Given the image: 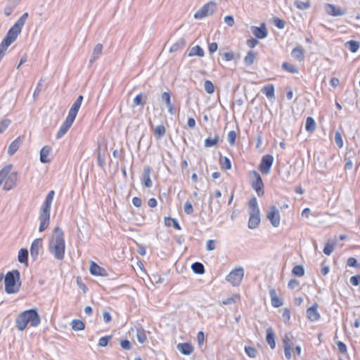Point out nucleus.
Instances as JSON below:
<instances>
[{
	"label": "nucleus",
	"mask_w": 360,
	"mask_h": 360,
	"mask_svg": "<svg viewBox=\"0 0 360 360\" xmlns=\"http://www.w3.org/2000/svg\"><path fill=\"white\" fill-rule=\"evenodd\" d=\"M65 243L63 231L57 226L54 229L53 235L49 240V250L56 259L62 260L65 256Z\"/></svg>",
	"instance_id": "obj_1"
},
{
	"label": "nucleus",
	"mask_w": 360,
	"mask_h": 360,
	"mask_svg": "<svg viewBox=\"0 0 360 360\" xmlns=\"http://www.w3.org/2000/svg\"><path fill=\"white\" fill-rule=\"evenodd\" d=\"M41 318L37 309H30L20 313L16 318L15 326L20 330H24L27 324L30 323L32 327H37L40 324Z\"/></svg>",
	"instance_id": "obj_2"
},
{
	"label": "nucleus",
	"mask_w": 360,
	"mask_h": 360,
	"mask_svg": "<svg viewBox=\"0 0 360 360\" xmlns=\"http://www.w3.org/2000/svg\"><path fill=\"white\" fill-rule=\"evenodd\" d=\"M55 192L54 191H50L43 202L40 211H39V231L43 232L45 231L50 223V214H51V204L54 198Z\"/></svg>",
	"instance_id": "obj_3"
},
{
	"label": "nucleus",
	"mask_w": 360,
	"mask_h": 360,
	"mask_svg": "<svg viewBox=\"0 0 360 360\" xmlns=\"http://www.w3.org/2000/svg\"><path fill=\"white\" fill-rule=\"evenodd\" d=\"M4 283L5 291L8 294L18 292L21 285L20 271L18 270L8 271L5 276Z\"/></svg>",
	"instance_id": "obj_4"
},
{
	"label": "nucleus",
	"mask_w": 360,
	"mask_h": 360,
	"mask_svg": "<svg viewBox=\"0 0 360 360\" xmlns=\"http://www.w3.org/2000/svg\"><path fill=\"white\" fill-rule=\"evenodd\" d=\"M27 18L28 13H23L8 31L6 37H4V39L10 44L14 42L16 40L18 36L21 33L22 27Z\"/></svg>",
	"instance_id": "obj_5"
},
{
	"label": "nucleus",
	"mask_w": 360,
	"mask_h": 360,
	"mask_svg": "<svg viewBox=\"0 0 360 360\" xmlns=\"http://www.w3.org/2000/svg\"><path fill=\"white\" fill-rule=\"evenodd\" d=\"M251 187L256 191L258 196L261 197L264 194V183L260 174L255 170L250 172Z\"/></svg>",
	"instance_id": "obj_6"
},
{
	"label": "nucleus",
	"mask_w": 360,
	"mask_h": 360,
	"mask_svg": "<svg viewBox=\"0 0 360 360\" xmlns=\"http://www.w3.org/2000/svg\"><path fill=\"white\" fill-rule=\"evenodd\" d=\"M244 276V269L243 267H238L232 270L227 276L226 281L231 283L233 286H238L240 284Z\"/></svg>",
	"instance_id": "obj_7"
},
{
	"label": "nucleus",
	"mask_w": 360,
	"mask_h": 360,
	"mask_svg": "<svg viewBox=\"0 0 360 360\" xmlns=\"http://www.w3.org/2000/svg\"><path fill=\"white\" fill-rule=\"evenodd\" d=\"M217 5L214 1H210L205 4L201 8H200L195 14V19H202L212 15L216 10Z\"/></svg>",
	"instance_id": "obj_8"
},
{
	"label": "nucleus",
	"mask_w": 360,
	"mask_h": 360,
	"mask_svg": "<svg viewBox=\"0 0 360 360\" xmlns=\"http://www.w3.org/2000/svg\"><path fill=\"white\" fill-rule=\"evenodd\" d=\"M274 162V157L270 154L262 156L261 162L259 165V170L262 174L267 175L271 172V168Z\"/></svg>",
	"instance_id": "obj_9"
},
{
	"label": "nucleus",
	"mask_w": 360,
	"mask_h": 360,
	"mask_svg": "<svg viewBox=\"0 0 360 360\" xmlns=\"http://www.w3.org/2000/svg\"><path fill=\"white\" fill-rule=\"evenodd\" d=\"M266 217L273 226L278 227L279 226L281 216L279 210L276 206L273 205L269 207Z\"/></svg>",
	"instance_id": "obj_10"
},
{
	"label": "nucleus",
	"mask_w": 360,
	"mask_h": 360,
	"mask_svg": "<svg viewBox=\"0 0 360 360\" xmlns=\"http://www.w3.org/2000/svg\"><path fill=\"white\" fill-rule=\"evenodd\" d=\"M43 240L41 238H36L33 240L30 247V255L33 260H37L41 251L43 250Z\"/></svg>",
	"instance_id": "obj_11"
},
{
	"label": "nucleus",
	"mask_w": 360,
	"mask_h": 360,
	"mask_svg": "<svg viewBox=\"0 0 360 360\" xmlns=\"http://www.w3.org/2000/svg\"><path fill=\"white\" fill-rule=\"evenodd\" d=\"M160 98H161L162 102L165 103L168 112L171 115H175L176 109L174 108V103H172V101H171L170 91H165V92L162 93Z\"/></svg>",
	"instance_id": "obj_12"
},
{
	"label": "nucleus",
	"mask_w": 360,
	"mask_h": 360,
	"mask_svg": "<svg viewBox=\"0 0 360 360\" xmlns=\"http://www.w3.org/2000/svg\"><path fill=\"white\" fill-rule=\"evenodd\" d=\"M83 99V96L80 95L77 97L76 101L73 103L72 105L71 106L67 117L74 120H75L77 112L81 107Z\"/></svg>",
	"instance_id": "obj_13"
},
{
	"label": "nucleus",
	"mask_w": 360,
	"mask_h": 360,
	"mask_svg": "<svg viewBox=\"0 0 360 360\" xmlns=\"http://www.w3.org/2000/svg\"><path fill=\"white\" fill-rule=\"evenodd\" d=\"M6 178L3 188L5 191H9L15 186L18 180V174L16 172H10Z\"/></svg>",
	"instance_id": "obj_14"
},
{
	"label": "nucleus",
	"mask_w": 360,
	"mask_h": 360,
	"mask_svg": "<svg viewBox=\"0 0 360 360\" xmlns=\"http://www.w3.org/2000/svg\"><path fill=\"white\" fill-rule=\"evenodd\" d=\"M74 120L67 117L65 122L62 124L60 126L59 130L58 131L56 134V139H60L62 138L68 131V129L72 126V123L74 122Z\"/></svg>",
	"instance_id": "obj_15"
},
{
	"label": "nucleus",
	"mask_w": 360,
	"mask_h": 360,
	"mask_svg": "<svg viewBox=\"0 0 360 360\" xmlns=\"http://www.w3.org/2000/svg\"><path fill=\"white\" fill-rule=\"evenodd\" d=\"M260 223V212L250 211V218L248 220V228L250 229H256Z\"/></svg>",
	"instance_id": "obj_16"
},
{
	"label": "nucleus",
	"mask_w": 360,
	"mask_h": 360,
	"mask_svg": "<svg viewBox=\"0 0 360 360\" xmlns=\"http://www.w3.org/2000/svg\"><path fill=\"white\" fill-rule=\"evenodd\" d=\"M326 11L328 15L332 16H341L347 13L346 9H341L338 6L329 4H326Z\"/></svg>",
	"instance_id": "obj_17"
},
{
	"label": "nucleus",
	"mask_w": 360,
	"mask_h": 360,
	"mask_svg": "<svg viewBox=\"0 0 360 360\" xmlns=\"http://www.w3.org/2000/svg\"><path fill=\"white\" fill-rule=\"evenodd\" d=\"M24 139V136H20L10 144L8 148V154L9 155H13L15 154V153L18 150L20 145L23 142Z\"/></svg>",
	"instance_id": "obj_18"
},
{
	"label": "nucleus",
	"mask_w": 360,
	"mask_h": 360,
	"mask_svg": "<svg viewBox=\"0 0 360 360\" xmlns=\"http://www.w3.org/2000/svg\"><path fill=\"white\" fill-rule=\"evenodd\" d=\"M252 32L258 39H264L268 35V31L264 23H262L259 27H252Z\"/></svg>",
	"instance_id": "obj_19"
},
{
	"label": "nucleus",
	"mask_w": 360,
	"mask_h": 360,
	"mask_svg": "<svg viewBox=\"0 0 360 360\" xmlns=\"http://www.w3.org/2000/svg\"><path fill=\"white\" fill-rule=\"evenodd\" d=\"M317 309L318 304L315 303L307 309V316L311 321H316L320 319V314Z\"/></svg>",
	"instance_id": "obj_20"
},
{
	"label": "nucleus",
	"mask_w": 360,
	"mask_h": 360,
	"mask_svg": "<svg viewBox=\"0 0 360 360\" xmlns=\"http://www.w3.org/2000/svg\"><path fill=\"white\" fill-rule=\"evenodd\" d=\"M269 295L271 297V305L275 308H278L283 304V300L279 297L274 288H271L269 290Z\"/></svg>",
	"instance_id": "obj_21"
},
{
	"label": "nucleus",
	"mask_w": 360,
	"mask_h": 360,
	"mask_svg": "<svg viewBox=\"0 0 360 360\" xmlns=\"http://www.w3.org/2000/svg\"><path fill=\"white\" fill-rule=\"evenodd\" d=\"M89 271L91 275L104 276L106 275L105 269L98 266L96 263L91 261Z\"/></svg>",
	"instance_id": "obj_22"
},
{
	"label": "nucleus",
	"mask_w": 360,
	"mask_h": 360,
	"mask_svg": "<svg viewBox=\"0 0 360 360\" xmlns=\"http://www.w3.org/2000/svg\"><path fill=\"white\" fill-rule=\"evenodd\" d=\"M177 349L184 355H190L193 352V347L188 342L179 343L176 346Z\"/></svg>",
	"instance_id": "obj_23"
},
{
	"label": "nucleus",
	"mask_w": 360,
	"mask_h": 360,
	"mask_svg": "<svg viewBox=\"0 0 360 360\" xmlns=\"http://www.w3.org/2000/svg\"><path fill=\"white\" fill-rule=\"evenodd\" d=\"M151 167L148 166L144 167L143 173V184L146 188H150L153 186L152 181L150 179V175L151 173Z\"/></svg>",
	"instance_id": "obj_24"
},
{
	"label": "nucleus",
	"mask_w": 360,
	"mask_h": 360,
	"mask_svg": "<svg viewBox=\"0 0 360 360\" xmlns=\"http://www.w3.org/2000/svg\"><path fill=\"white\" fill-rule=\"evenodd\" d=\"M51 151V148L49 146H45L41 149L39 160L41 163H48L51 162V159L48 158Z\"/></svg>",
	"instance_id": "obj_25"
},
{
	"label": "nucleus",
	"mask_w": 360,
	"mask_h": 360,
	"mask_svg": "<svg viewBox=\"0 0 360 360\" xmlns=\"http://www.w3.org/2000/svg\"><path fill=\"white\" fill-rule=\"evenodd\" d=\"M275 339L276 335L275 333H274L273 329L271 328H268L266 329V340L272 349H274L276 347Z\"/></svg>",
	"instance_id": "obj_26"
},
{
	"label": "nucleus",
	"mask_w": 360,
	"mask_h": 360,
	"mask_svg": "<svg viewBox=\"0 0 360 360\" xmlns=\"http://www.w3.org/2000/svg\"><path fill=\"white\" fill-rule=\"evenodd\" d=\"M292 57L299 62H302L304 59L303 49L297 46L295 47L291 52Z\"/></svg>",
	"instance_id": "obj_27"
},
{
	"label": "nucleus",
	"mask_w": 360,
	"mask_h": 360,
	"mask_svg": "<svg viewBox=\"0 0 360 360\" xmlns=\"http://www.w3.org/2000/svg\"><path fill=\"white\" fill-rule=\"evenodd\" d=\"M262 92L265 94L268 99L271 100L274 98V86L272 84H268L262 87Z\"/></svg>",
	"instance_id": "obj_28"
},
{
	"label": "nucleus",
	"mask_w": 360,
	"mask_h": 360,
	"mask_svg": "<svg viewBox=\"0 0 360 360\" xmlns=\"http://www.w3.org/2000/svg\"><path fill=\"white\" fill-rule=\"evenodd\" d=\"M102 51L103 45L101 44H96L94 49L92 57L89 60L91 64L94 63L101 56Z\"/></svg>",
	"instance_id": "obj_29"
},
{
	"label": "nucleus",
	"mask_w": 360,
	"mask_h": 360,
	"mask_svg": "<svg viewBox=\"0 0 360 360\" xmlns=\"http://www.w3.org/2000/svg\"><path fill=\"white\" fill-rule=\"evenodd\" d=\"M186 46V41L184 38L178 39L169 49L171 53L176 52L179 50L184 49Z\"/></svg>",
	"instance_id": "obj_30"
},
{
	"label": "nucleus",
	"mask_w": 360,
	"mask_h": 360,
	"mask_svg": "<svg viewBox=\"0 0 360 360\" xmlns=\"http://www.w3.org/2000/svg\"><path fill=\"white\" fill-rule=\"evenodd\" d=\"M136 338H137L138 342L141 344H143L146 341L147 337H146V331L143 328H141V327L136 328Z\"/></svg>",
	"instance_id": "obj_31"
},
{
	"label": "nucleus",
	"mask_w": 360,
	"mask_h": 360,
	"mask_svg": "<svg viewBox=\"0 0 360 360\" xmlns=\"http://www.w3.org/2000/svg\"><path fill=\"white\" fill-rule=\"evenodd\" d=\"M256 58V53L250 50L248 52L247 55L244 58V63L247 66H250L253 64L255 59Z\"/></svg>",
	"instance_id": "obj_32"
},
{
	"label": "nucleus",
	"mask_w": 360,
	"mask_h": 360,
	"mask_svg": "<svg viewBox=\"0 0 360 360\" xmlns=\"http://www.w3.org/2000/svg\"><path fill=\"white\" fill-rule=\"evenodd\" d=\"M197 56L199 57L204 56V51L203 49L198 45L192 47L189 51L188 56Z\"/></svg>",
	"instance_id": "obj_33"
},
{
	"label": "nucleus",
	"mask_w": 360,
	"mask_h": 360,
	"mask_svg": "<svg viewBox=\"0 0 360 360\" xmlns=\"http://www.w3.org/2000/svg\"><path fill=\"white\" fill-rule=\"evenodd\" d=\"M191 269H192L193 271L196 274L201 275V274H203L205 272L204 265L202 263L198 262H194L191 265Z\"/></svg>",
	"instance_id": "obj_34"
},
{
	"label": "nucleus",
	"mask_w": 360,
	"mask_h": 360,
	"mask_svg": "<svg viewBox=\"0 0 360 360\" xmlns=\"http://www.w3.org/2000/svg\"><path fill=\"white\" fill-rule=\"evenodd\" d=\"M165 225L167 226H172L176 230H181V227L179 225L178 221L176 219L172 217H165Z\"/></svg>",
	"instance_id": "obj_35"
},
{
	"label": "nucleus",
	"mask_w": 360,
	"mask_h": 360,
	"mask_svg": "<svg viewBox=\"0 0 360 360\" xmlns=\"http://www.w3.org/2000/svg\"><path fill=\"white\" fill-rule=\"evenodd\" d=\"M316 129V122L313 117H308L306 120L305 129L309 132H312Z\"/></svg>",
	"instance_id": "obj_36"
},
{
	"label": "nucleus",
	"mask_w": 360,
	"mask_h": 360,
	"mask_svg": "<svg viewBox=\"0 0 360 360\" xmlns=\"http://www.w3.org/2000/svg\"><path fill=\"white\" fill-rule=\"evenodd\" d=\"M18 259L19 262L25 263L28 259V250L25 248H22L18 252Z\"/></svg>",
	"instance_id": "obj_37"
},
{
	"label": "nucleus",
	"mask_w": 360,
	"mask_h": 360,
	"mask_svg": "<svg viewBox=\"0 0 360 360\" xmlns=\"http://www.w3.org/2000/svg\"><path fill=\"white\" fill-rule=\"evenodd\" d=\"M85 328L84 322L79 319H73L72 321V328L74 330H82Z\"/></svg>",
	"instance_id": "obj_38"
},
{
	"label": "nucleus",
	"mask_w": 360,
	"mask_h": 360,
	"mask_svg": "<svg viewBox=\"0 0 360 360\" xmlns=\"http://www.w3.org/2000/svg\"><path fill=\"white\" fill-rule=\"evenodd\" d=\"M219 139V137L218 134H215L214 138L207 137L205 140V147L208 148L215 146L218 143Z\"/></svg>",
	"instance_id": "obj_39"
},
{
	"label": "nucleus",
	"mask_w": 360,
	"mask_h": 360,
	"mask_svg": "<svg viewBox=\"0 0 360 360\" xmlns=\"http://www.w3.org/2000/svg\"><path fill=\"white\" fill-rule=\"evenodd\" d=\"M282 68L284 70H285L288 72L292 73V74H297L299 72L298 69L295 65L290 64L287 62L283 63Z\"/></svg>",
	"instance_id": "obj_40"
},
{
	"label": "nucleus",
	"mask_w": 360,
	"mask_h": 360,
	"mask_svg": "<svg viewBox=\"0 0 360 360\" xmlns=\"http://www.w3.org/2000/svg\"><path fill=\"white\" fill-rule=\"evenodd\" d=\"M219 163L222 169H231V160L226 157L221 156L219 158Z\"/></svg>",
	"instance_id": "obj_41"
},
{
	"label": "nucleus",
	"mask_w": 360,
	"mask_h": 360,
	"mask_svg": "<svg viewBox=\"0 0 360 360\" xmlns=\"http://www.w3.org/2000/svg\"><path fill=\"white\" fill-rule=\"evenodd\" d=\"M12 169V165H8L0 171V185Z\"/></svg>",
	"instance_id": "obj_42"
},
{
	"label": "nucleus",
	"mask_w": 360,
	"mask_h": 360,
	"mask_svg": "<svg viewBox=\"0 0 360 360\" xmlns=\"http://www.w3.org/2000/svg\"><path fill=\"white\" fill-rule=\"evenodd\" d=\"M335 249V243L333 242V241H328L324 248H323V253L326 255H330L332 252Z\"/></svg>",
	"instance_id": "obj_43"
},
{
	"label": "nucleus",
	"mask_w": 360,
	"mask_h": 360,
	"mask_svg": "<svg viewBox=\"0 0 360 360\" xmlns=\"http://www.w3.org/2000/svg\"><path fill=\"white\" fill-rule=\"evenodd\" d=\"M292 338V335L291 333H287L285 335L283 339L284 349H285V346H288L290 349H292L293 342L291 340Z\"/></svg>",
	"instance_id": "obj_44"
},
{
	"label": "nucleus",
	"mask_w": 360,
	"mask_h": 360,
	"mask_svg": "<svg viewBox=\"0 0 360 360\" xmlns=\"http://www.w3.org/2000/svg\"><path fill=\"white\" fill-rule=\"evenodd\" d=\"M294 276L301 277L304 274V268L302 265H296L292 269Z\"/></svg>",
	"instance_id": "obj_45"
},
{
	"label": "nucleus",
	"mask_w": 360,
	"mask_h": 360,
	"mask_svg": "<svg viewBox=\"0 0 360 360\" xmlns=\"http://www.w3.org/2000/svg\"><path fill=\"white\" fill-rule=\"evenodd\" d=\"M165 127L162 124L158 125L154 129V134L158 139H160L165 134Z\"/></svg>",
	"instance_id": "obj_46"
},
{
	"label": "nucleus",
	"mask_w": 360,
	"mask_h": 360,
	"mask_svg": "<svg viewBox=\"0 0 360 360\" xmlns=\"http://www.w3.org/2000/svg\"><path fill=\"white\" fill-rule=\"evenodd\" d=\"M248 205H249L250 211L260 212L259 207H258L257 200L255 197H252L249 200Z\"/></svg>",
	"instance_id": "obj_47"
},
{
	"label": "nucleus",
	"mask_w": 360,
	"mask_h": 360,
	"mask_svg": "<svg viewBox=\"0 0 360 360\" xmlns=\"http://www.w3.org/2000/svg\"><path fill=\"white\" fill-rule=\"evenodd\" d=\"M245 352L246 354L250 358H255L257 355V351L256 349L250 346H245Z\"/></svg>",
	"instance_id": "obj_48"
},
{
	"label": "nucleus",
	"mask_w": 360,
	"mask_h": 360,
	"mask_svg": "<svg viewBox=\"0 0 360 360\" xmlns=\"http://www.w3.org/2000/svg\"><path fill=\"white\" fill-rule=\"evenodd\" d=\"M295 5L300 10H306L310 7V2L297 0L295 1Z\"/></svg>",
	"instance_id": "obj_49"
},
{
	"label": "nucleus",
	"mask_w": 360,
	"mask_h": 360,
	"mask_svg": "<svg viewBox=\"0 0 360 360\" xmlns=\"http://www.w3.org/2000/svg\"><path fill=\"white\" fill-rule=\"evenodd\" d=\"M204 89L205 91L209 94H211L214 91V86L213 83L210 80L205 81Z\"/></svg>",
	"instance_id": "obj_50"
},
{
	"label": "nucleus",
	"mask_w": 360,
	"mask_h": 360,
	"mask_svg": "<svg viewBox=\"0 0 360 360\" xmlns=\"http://www.w3.org/2000/svg\"><path fill=\"white\" fill-rule=\"evenodd\" d=\"M347 44H348L349 49L352 53L356 52L359 48V42H357L356 41L350 40V41H347Z\"/></svg>",
	"instance_id": "obj_51"
},
{
	"label": "nucleus",
	"mask_w": 360,
	"mask_h": 360,
	"mask_svg": "<svg viewBox=\"0 0 360 360\" xmlns=\"http://www.w3.org/2000/svg\"><path fill=\"white\" fill-rule=\"evenodd\" d=\"M9 42H8L4 39L0 44V56L4 57L6 53V51L7 50L8 47L11 45Z\"/></svg>",
	"instance_id": "obj_52"
},
{
	"label": "nucleus",
	"mask_w": 360,
	"mask_h": 360,
	"mask_svg": "<svg viewBox=\"0 0 360 360\" xmlns=\"http://www.w3.org/2000/svg\"><path fill=\"white\" fill-rule=\"evenodd\" d=\"M272 21H273L274 25L279 29L284 28V27L285 25V22L283 20H282L278 17L273 18Z\"/></svg>",
	"instance_id": "obj_53"
},
{
	"label": "nucleus",
	"mask_w": 360,
	"mask_h": 360,
	"mask_svg": "<svg viewBox=\"0 0 360 360\" xmlns=\"http://www.w3.org/2000/svg\"><path fill=\"white\" fill-rule=\"evenodd\" d=\"M335 142L338 146V148H341L343 146V140L342 138V134L340 131H336L335 133Z\"/></svg>",
	"instance_id": "obj_54"
},
{
	"label": "nucleus",
	"mask_w": 360,
	"mask_h": 360,
	"mask_svg": "<svg viewBox=\"0 0 360 360\" xmlns=\"http://www.w3.org/2000/svg\"><path fill=\"white\" fill-rule=\"evenodd\" d=\"M112 338V335H106L101 337L98 340L99 347H106L108 344L109 340Z\"/></svg>",
	"instance_id": "obj_55"
},
{
	"label": "nucleus",
	"mask_w": 360,
	"mask_h": 360,
	"mask_svg": "<svg viewBox=\"0 0 360 360\" xmlns=\"http://www.w3.org/2000/svg\"><path fill=\"white\" fill-rule=\"evenodd\" d=\"M11 124V120L8 119H4L0 122V134H2L8 128Z\"/></svg>",
	"instance_id": "obj_56"
},
{
	"label": "nucleus",
	"mask_w": 360,
	"mask_h": 360,
	"mask_svg": "<svg viewBox=\"0 0 360 360\" xmlns=\"http://www.w3.org/2000/svg\"><path fill=\"white\" fill-rule=\"evenodd\" d=\"M142 98H143L142 94H137L133 100V105L134 106H138V105L143 106L144 103L142 101Z\"/></svg>",
	"instance_id": "obj_57"
},
{
	"label": "nucleus",
	"mask_w": 360,
	"mask_h": 360,
	"mask_svg": "<svg viewBox=\"0 0 360 360\" xmlns=\"http://www.w3.org/2000/svg\"><path fill=\"white\" fill-rule=\"evenodd\" d=\"M347 264L351 267L359 268L360 264L358 263L357 260L354 257H349L347 259Z\"/></svg>",
	"instance_id": "obj_58"
},
{
	"label": "nucleus",
	"mask_w": 360,
	"mask_h": 360,
	"mask_svg": "<svg viewBox=\"0 0 360 360\" xmlns=\"http://www.w3.org/2000/svg\"><path fill=\"white\" fill-rule=\"evenodd\" d=\"M184 210L186 214H191L193 212V207L191 202L186 201L184 206Z\"/></svg>",
	"instance_id": "obj_59"
},
{
	"label": "nucleus",
	"mask_w": 360,
	"mask_h": 360,
	"mask_svg": "<svg viewBox=\"0 0 360 360\" xmlns=\"http://www.w3.org/2000/svg\"><path fill=\"white\" fill-rule=\"evenodd\" d=\"M236 134L234 131L232 130L228 133V141L231 146H234L236 142Z\"/></svg>",
	"instance_id": "obj_60"
},
{
	"label": "nucleus",
	"mask_w": 360,
	"mask_h": 360,
	"mask_svg": "<svg viewBox=\"0 0 360 360\" xmlns=\"http://www.w3.org/2000/svg\"><path fill=\"white\" fill-rule=\"evenodd\" d=\"M97 162H98V165L101 168H103L105 165V159L101 157L100 147L98 148V150Z\"/></svg>",
	"instance_id": "obj_61"
},
{
	"label": "nucleus",
	"mask_w": 360,
	"mask_h": 360,
	"mask_svg": "<svg viewBox=\"0 0 360 360\" xmlns=\"http://www.w3.org/2000/svg\"><path fill=\"white\" fill-rule=\"evenodd\" d=\"M282 318L285 323H288L290 319V311L288 308H285L283 312Z\"/></svg>",
	"instance_id": "obj_62"
},
{
	"label": "nucleus",
	"mask_w": 360,
	"mask_h": 360,
	"mask_svg": "<svg viewBox=\"0 0 360 360\" xmlns=\"http://www.w3.org/2000/svg\"><path fill=\"white\" fill-rule=\"evenodd\" d=\"M337 346H338V348L339 349V352L341 354H346L347 353V347L346 345L344 342H342V341H338L337 342Z\"/></svg>",
	"instance_id": "obj_63"
},
{
	"label": "nucleus",
	"mask_w": 360,
	"mask_h": 360,
	"mask_svg": "<svg viewBox=\"0 0 360 360\" xmlns=\"http://www.w3.org/2000/svg\"><path fill=\"white\" fill-rule=\"evenodd\" d=\"M349 281L351 284L354 286L359 285L360 284V275L352 276L350 278Z\"/></svg>",
	"instance_id": "obj_64"
}]
</instances>
